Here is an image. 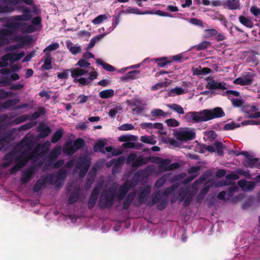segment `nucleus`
Returning a JSON list of instances; mask_svg holds the SVG:
<instances>
[{
	"instance_id": "obj_1",
	"label": "nucleus",
	"mask_w": 260,
	"mask_h": 260,
	"mask_svg": "<svg viewBox=\"0 0 260 260\" xmlns=\"http://www.w3.org/2000/svg\"><path fill=\"white\" fill-rule=\"evenodd\" d=\"M116 193V188L114 187H110L108 190H103L99 203L100 209H110L114 204Z\"/></svg>"
},
{
	"instance_id": "obj_2",
	"label": "nucleus",
	"mask_w": 260,
	"mask_h": 260,
	"mask_svg": "<svg viewBox=\"0 0 260 260\" xmlns=\"http://www.w3.org/2000/svg\"><path fill=\"white\" fill-rule=\"evenodd\" d=\"M39 150V147H37L29 153L26 150L22 152L19 155L17 154L15 162L23 168L30 160H36L39 158L40 156V154L38 153Z\"/></svg>"
},
{
	"instance_id": "obj_3",
	"label": "nucleus",
	"mask_w": 260,
	"mask_h": 260,
	"mask_svg": "<svg viewBox=\"0 0 260 260\" xmlns=\"http://www.w3.org/2000/svg\"><path fill=\"white\" fill-rule=\"evenodd\" d=\"M4 26L8 28H12L14 31L21 30L23 33H31L36 30L34 25H28L24 22H11L6 23Z\"/></svg>"
},
{
	"instance_id": "obj_4",
	"label": "nucleus",
	"mask_w": 260,
	"mask_h": 260,
	"mask_svg": "<svg viewBox=\"0 0 260 260\" xmlns=\"http://www.w3.org/2000/svg\"><path fill=\"white\" fill-rule=\"evenodd\" d=\"M22 15H15L9 18H6V23L11 22H23L30 20L33 16L30 9L27 7H24L22 10Z\"/></svg>"
},
{
	"instance_id": "obj_5",
	"label": "nucleus",
	"mask_w": 260,
	"mask_h": 260,
	"mask_svg": "<svg viewBox=\"0 0 260 260\" xmlns=\"http://www.w3.org/2000/svg\"><path fill=\"white\" fill-rule=\"evenodd\" d=\"M54 175L52 174H48L46 176H42L41 178L39 179L33 187V191L35 192H38L41 189L45 187L47 183L50 184H53Z\"/></svg>"
},
{
	"instance_id": "obj_6",
	"label": "nucleus",
	"mask_w": 260,
	"mask_h": 260,
	"mask_svg": "<svg viewBox=\"0 0 260 260\" xmlns=\"http://www.w3.org/2000/svg\"><path fill=\"white\" fill-rule=\"evenodd\" d=\"M205 121L225 116V113L221 107H216L213 109L203 110Z\"/></svg>"
},
{
	"instance_id": "obj_7",
	"label": "nucleus",
	"mask_w": 260,
	"mask_h": 260,
	"mask_svg": "<svg viewBox=\"0 0 260 260\" xmlns=\"http://www.w3.org/2000/svg\"><path fill=\"white\" fill-rule=\"evenodd\" d=\"M203 110L200 112H189L185 114L184 119L189 123H199L205 121Z\"/></svg>"
},
{
	"instance_id": "obj_8",
	"label": "nucleus",
	"mask_w": 260,
	"mask_h": 260,
	"mask_svg": "<svg viewBox=\"0 0 260 260\" xmlns=\"http://www.w3.org/2000/svg\"><path fill=\"white\" fill-rule=\"evenodd\" d=\"M14 30L12 28H2L0 29V47L9 44L10 39L8 36H14Z\"/></svg>"
},
{
	"instance_id": "obj_9",
	"label": "nucleus",
	"mask_w": 260,
	"mask_h": 260,
	"mask_svg": "<svg viewBox=\"0 0 260 260\" xmlns=\"http://www.w3.org/2000/svg\"><path fill=\"white\" fill-rule=\"evenodd\" d=\"M102 184H98L93 188L88 201V208L92 209L96 204Z\"/></svg>"
},
{
	"instance_id": "obj_10",
	"label": "nucleus",
	"mask_w": 260,
	"mask_h": 260,
	"mask_svg": "<svg viewBox=\"0 0 260 260\" xmlns=\"http://www.w3.org/2000/svg\"><path fill=\"white\" fill-rule=\"evenodd\" d=\"M207 84L206 88L212 90L213 89H226L225 83L224 82H220L214 80L212 78L208 77L206 79Z\"/></svg>"
},
{
	"instance_id": "obj_11",
	"label": "nucleus",
	"mask_w": 260,
	"mask_h": 260,
	"mask_svg": "<svg viewBox=\"0 0 260 260\" xmlns=\"http://www.w3.org/2000/svg\"><path fill=\"white\" fill-rule=\"evenodd\" d=\"M175 136L177 140L181 141L192 140L196 137V133L190 131H183L178 132Z\"/></svg>"
},
{
	"instance_id": "obj_12",
	"label": "nucleus",
	"mask_w": 260,
	"mask_h": 260,
	"mask_svg": "<svg viewBox=\"0 0 260 260\" xmlns=\"http://www.w3.org/2000/svg\"><path fill=\"white\" fill-rule=\"evenodd\" d=\"M36 172V168L32 166L24 171L22 173L20 181L22 184H27L34 177Z\"/></svg>"
},
{
	"instance_id": "obj_13",
	"label": "nucleus",
	"mask_w": 260,
	"mask_h": 260,
	"mask_svg": "<svg viewBox=\"0 0 260 260\" xmlns=\"http://www.w3.org/2000/svg\"><path fill=\"white\" fill-rule=\"evenodd\" d=\"M27 37H24L22 36L17 35V36H14L12 39V42H19L21 43L20 44H16L15 45H13L11 46H10L7 48V50L8 51H13L14 50H16L18 48H21L23 47V44L26 43L27 40Z\"/></svg>"
},
{
	"instance_id": "obj_14",
	"label": "nucleus",
	"mask_w": 260,
	"mask_h": 260,
	"mask_svg": "<svg viewBox=\"0 0 260 260\" xmlns=\"http://www.w3.org/2000/svg\"><path fill=\"white\" fill-rule=\"evenodd\" d=\"M258 108L254 105L250 106L249 108H247L244 110V112L247 114L245 116L246 118H257L260 117V112L257 111Z\"/></svg>"
},
{
	"instance_id": "obj_15",
	"label": "nucleus",
	"mask_w": 260,
	"mask_h": 260,
	"mask_svg": "<svg viewBox=\"0 0 260 260\" xmlns=\"http://www.w3.org/2000/svg\"><path fill=\"white\" fill-rule=\"evenodd\" d=\"M13 140L11 132H6L0 134V151L4 147V143H9Z\"/></svg>"
},
{
	"instance_id": "obj_16",
	"label": "nucleus",
	"mask_w": 260,
	"mask_h": 260,
	"mask_svg": "<svg viewBox=\"0 0 260 260\" xmlns=\"http://www.w3.org/2000/svg\"><path fill=\"white\" fill-rule=\"evenodd\" d=\"M60 146H57L54 147L47 157L48 162L50 164H52L60 155Z\"/></svg>"
},
{
	"instance_id": "obj_17",
	"label": "nucleus",
	"mask_w": 260,
	"mask_h": 260,
	"mask_svg": "<svg viewBox=\"0 0 260 260\" xmlns=\"http://www.w3.org/2000/svg\"><path fill=\"white\" fill-rule=\"evenodd\" d=\"M151 187L149 186H145L138 195V200L140 204L145 203L150 193Z\"/></svg>"
},
{
	"instance_id": "obj_18",
	"label": "nucleus",
	"mask_w": 260,
	"mask_h": 260,
	"mask_svg": "<svg viewBox=\"0 0 260 260\" xmlns=\"http://www.w3.org/2000/svg\"><path fill=\"white\" fill-rule=\"evenodd\" d=\"M90 165V160L87 156H83L79 157L77 160L76 168L89 169Z\"/></svg>"
},
{
	"instance_id": "obj_19",
	"label": "nucleus",
	"mask_w": 260,
	"mask_h": 260,
	"mask_svg": "<svg viewBox=\"0 0 260 260\" xmlns=\"http://www.w3.org/2000/svg\"><path fill=\"white\" fill-rule=\"evenodd\" d=\"M252 82L253 79L251 77L248 76L237 78L233 81L234 84H239L242 86L250 85Z\"/></svg>"
},
{
	"instance_id": "obj_20",
	"label": "nucleus",
	"mask_w": 260,
	"mask_h": 260,
	"mask_svg": "<svg viewBox=\"0 0 260 260\" xmlns=\"http://www.w3.org/2000/svg\"><path fill=\"white\" fill-rule=\"evenodd\" d=\"M164 198V197H162V192L159 190H157L152 195L151 200L148 201L147 204L149 206H152L158 203Z\"/></svg>"
},
{
	"instance_id": "obj_21",
	"label": "nucleus",
	"mask_w": 260,
	"mask_h": 260,
	"mask_svg": "<svg viewBox=\"0 0 260 260\" xmlns=\"http://www.w3.org/2000/svg\"><path fill=\"white\" fill-rule=\"evenodd\" d=\"M259 159L257 158H252L251 156L246 159L244 162V165L246 168H260V166H258Z\"/></svg>"
},
{
	"instance_id": "obj_22",
	"label": "nucleus",
	"mask_w": 260,
	"mask_h": 260,
	"mask_svg": "<svg viewBox=\"0 0 260 260\" xmlns=\"http://www.w3.org/2000/svg\"><path fill=\"white\" fill-rule=\"evenodd\" d=\"M80 191L79 188L76 187L70 193L68 199V203L69 204L72 205L77 202L79 198Z\"/></svg>"
},
{
	"instance_id": "obj_23",
	"label": "nucleus",
	"mask_w": 260,
	"mask_h": 260,
	"mask_svg": "<svg viewBox=\"0 0 260 260\" xmlns=\"http://www.w3.org/2000/svg\"><path fill=\"white\" fill-rule=\"evenodd\" d=\"M135 196V192H131L127 194L123 202L122 207L123 209L127 210L128 209Z\"/></svg>"
},
{
	"instance_id": "obj_24",
	"label": "nucleus",
	"mask_w": 260,
	"mask_h": 260,
	"mask_svg": "<svg viewBox=\"0 0 260 260\" xmlns=\"http://www.w3.org/2000/svg\"><path fill=\"white\" fill-rule=\"evenodd\" d=\"M129 189V186L127 184L121 185L118 190V199L119 201L123 200L127 194Z\"/></svg>"
},
{
	"instance_id": "obj_25",
	"label": "nucleus",
	"mask_w": 260,
	"mask_h": 260,
	"mask_svg": "<svg viewBox=\"0 0 260 260\" xmlns=\"http://www.w3.org/2000/svg\"><path fill=\"white\" fill-rule=\"evenodd\" d=\"M63 151L68 155H72L75 153L76 150L72 142H68L64 145Z\"/></svg>"
},
{
	"instance_id": "obj_26",
	"label": "nucleus",
	"mask_w": 260,
	"mask_h": 260,
	"mask_svg": "<svg viewBox=\"0 0 260 260\" xmlns=\"http://www.w3.org/2000/svg\"><path fill=\"white\" fill-rule=\"evenodd\" d=\"M147 164H148L147 158L139 156L132 164V166L133 168H139Z\"/></svg>"
},
{
	"instance_id": "obj_27",
	"label": "nucleus",
	"mask_w": 260,
	"mask_h": 260,
	"mask_svg": "<svg viewBox=\"0 0 260 260\" xmlns=\"http://www.w3.org/2000/svg\"><path fill=\"white\" fill-rule=\"evenodd\" d=\"M64 131L63 128H60L58 129L52 136L51 141L52 143H56L60 140L63 135Z\"/></svg>"
},
{
	"instance_id": "obj_28",
	"label": "nucleus",
	"mask_w": 260,
	"mask_h": 260,
	"mask_svg": "<svg viewBox=\"0 0 260 260\" xmlns=\"http://www.w3.org/2000/svg\"><path fill=\"white\" fill-rule=\"evenodd\" d=\"M39 136L42 138L47 137L51 132V128L45 124L40 125L39 126Z\"/></svg>"
},
{
	"instance_id": "obj_29",
	"label": "nucleus",
	"mask_w": 260,
	"mask_h": 260,
	"mask_svg": "<svg viewBox=\"0 0 260 260\" xmlns=\"http://www.w3.org/2000/svg\"><path fill=\"white\" fill-rule=\"evenodd\" d=\"M225 5L230 10L239 9L240 7L239 0H227Z\"/></svg>"
},
{
	"instance_id": "obj_30",
	"label": "nucleus",
	"mask_w": 260,
	"mask_h": 260,
	"mask_svg": "<svg viewBox=\"0 0 260 260\" xmlns=\"http://www.w3.org/2000/svg\"><path fill=\"white\" fill-rule=\"evenodd\" d=\"M239 21L242 25L248 28H251L253 26V23L251 20L243 15H240L239 17Z\"/></svg>"
},
{
	"instance_id": "obj_31",
	"label": "nucleus",
	"mask_w": 260,
	"mask_h": 260,
	"mask_svg": "<svg viewBox=\"0 0 260 260\" xmlns=\"http://www.w3.org/2000/svg\"><path fill=\"white\" fill-rule=\"evenodd\" d=\"M152 61L157 63L159 67L162 68L166 67L168 64L172 62L171 60H167V58L165 57L154 58L152 59Z\"/></svg>"
},
{
	"instance_id": "obj_32",
	"label": "nucleus",
	"mask_w": 260,
	"mask_h": 260,
	"mask_svg": "<svg viewBox=\"0 0 260 260\" xmlns=\"http://www.w3.org/2000/svg\"><path fill=\"white\" fill-rule=\"evenodd\" d=\"M144 14H156L160 16H164V17H172V15L168 13V12H165L161 10H156L155 12H154L153 10H147V11H143V15Z\"/></svg>"
},
{
	"instance_id": "obj_33",
	"label": "nucleus",
	"mask_w": 260,
	"mask_h": 260,
	"mask_svg": "<svg viewBox=\"0 0 260 260\" xmlns=\"http://www.w3.org/2000/svg\"><path fill=\"white\" fill-rule=\"evenodd\" d=\"M73 144L76 150L77 151L84 147L85 145V141L83 138H79L74 141Z\"/></svg>"
},
{
	"instance_id": "obj_34",
	"label": "nucleus",
	"mask_w": 260,
	"mask_h": 260,
	"mask_svg": "<svg viewBox=\"0 0 260 260\" xmlns=\"http://www.w3.org/2000/svg\"><path fill=\"white\" fill-rule=\"evenodd\" d=\"M114 95V91L113 89H106L100 92L99 96L102 99H108L112 97Z\"/></svg>"
},
{
	"instance_id": "obj_35",
	"label": "nucleus",
	"mask_w": 260,
	"mask_h": 260,
	"mask_svg": "<svg viewBox=\"0 0 260 260\" xmlns=\"http://www.w3.org/2000/svg\"><path fill=\"white\" fill-rule=\"evenodd\" d=\"M211 45V43L210 42L204 41L200 43L199 45L192 46L191 49L194 48L198 51L204 50L207 49L208 47L210 46Z\"/></svg>"
},
{
	"instance_id": "obj_36",
	"label": "nucleus",
	"mask_w": 260,
	"mask_h": 260,
	"mask_svg": "<svg viewBox=\"0 0 260 260\" xmlns=\"http://www.w3.org/2000/svg\"><path fill=\"white\" fill-rule=\"evenodd\" d=\"M96 62L98 64L101 65L103 69L107 71L113 72L115 71V68L114 67L107 63L104 62L101 59H97L96 60Z\"/></svg>"
},
{
	"instance_id": "obj_37",
	"label": "nucleus",
	"mask_w": 260,
	"mask_h": 260,
	"mask_svg": "<svg viewBox=\"0 0 260 260\" xmlns=\"http://www.w3.org/2000/svg\"><path fill=\"white\" fill-rule=\"evenodd\" d=\"M19 102V100L17 99L7 100L2 104V108L6 109H9L16 105Z\"/></svg>"
},
{
	"instance_id": "obj_38",
	"label": "nucleus",
	"mask_w": 260,
	"mask_h": 260,
	"mask_svg": "<svg viewBox=\"0 0 260 260\" xmlns=\"http://www.w3.org/2000/svg\"><path fill=\"white\" fill-rule=\"evenodd\" d=\"M45 114V109L43 107H39L38 111L35 112L32 115L29 116V119L30 120H36L39 118L41 115H44Z\"/></svg>"
},
{
	"instance_id": "obj_39",
	"label": "nucleus",
	"mask_w": 260,
	"mask_h": 260,
	"mask_svg": "<svg viewBox=\"0 0 260 260\" xmlns=\"http://www.w3.org/2000/svg\"><path fill=\"white\" fill-rule=\"evenodd\" d=\"M67 176V171L64 167L61 168L56 173L55 177L57 178L58 180H60L62 182H64L66 179Z\"/></svg>"
},
{
	"instance_id": "obj_40",
	"label": "nucleus",
	"mask_w": 260,
	"mask_h": 260,
	"mask_svg": "<svg viewBox=\"0 0 260 260\" xmlns=\"http://www.w3.org/2000/svg\"><path fill=\"white\" fill-rule=\"evenodd\" d=\"M139 71L134 70L128 72L125 76L121 78V80L126 81L128 79H134L137 78V75L139 73Z\"/></svg>"
},
{
	"instance_id": "obj_41",
	"label": "nucleus",
	"mask_w": 260,
	"mask_h": 260,
	"mask_svg": "<svg viewBox=\"0 0 260 260\" xmlns=\"http://www.w3.org/2000/svg\"><path fill=\"white\" fill-rule=\"evenodd\" d=\"M185 93L184 90L180 87H176L171 89L169 92V95L174 96L175 95H181Z\"/></svg>"
},
{
	"instance_id": "obj_42",
	"label": "nucleus",
	"mask_w": 260,
	"mask_h": 260,
	"mask_svg": "<svg viewBox=\"0 0 260 260\" xmlns=\"http://www.w3.org/2000/svg\"><path fill=\"white\" fill-rule=\"evenodd\" d=\"M28 119H29V115L24 114L21 116H18L15 119L11 121V123L12 124L14 125H18L21 123H22L26 121Z\"/></svg>"
},
{
	"instance_id": "obj_43",
	"label": "nucleus",
	"mask_w": 260,
	"mask_h": 260,
	"mask_svg": "<svg viewBox=\"0 0 260 260\" xmlns=\"http://www.w3.org/2000/svg\"><path fill=\"white\" fill-rule=\"evenodd\" d=\"M178 187L177 184H173L171 186L166 188L162 193V197L168 198V196L172 193L175 189Z\"/></svg>"
},
{
	"instance_id": "obj_44",
	"label": "nucleus",
	"mask_w": 260,
	"mask_h": 260,
	"mask_svg": "<svg viewBox=\"0 0 260 260\" xmlns=\"http://www.w3.org/2000/svg\"><path fill=\"white\" fill-rule=\"evenodd\" d=\"M168 107L179 114H183L184 113L183 108L180 105L177 104L168 105Z\"/></svg>"
},
{
	"instance_id": "obj_45",
	"label": "nucleus",
	"mask_w": 260,
	"mask_h": 260,
	"mask_svg": "<svg viewBox=\"0 0 260 260\" xmlns=\"http://www.w3.org/2000/svg\"><path fill=\"white\" fill-rule=\"evenodd\" d=\"M168 204V199L167 197H164L156 205V208L159 210H162L165 209Z\"/></svg>"
},
{
	"instance_id": "obj_46",
	"label": "nucleus",
	"mask_w": 260,
	"mask_h": 260,
	"mask_svg": "<svg viewBox=\"0 0 260 260\" xmlns=\"http://www.w3.org/2000/svg\"><path fill=\"white\" fill-rule=\"evenodd\" d=\"M105 146V143L102 141L99 140L93 146V151L94 152H101L104 153V147Z\"/></svg>"
},
{
	"instance_id": "obj_47",
	"label": "nucleus",
	"mask_w": 260,
	"mask_h": 260,
	"mask_svg": "<svg viewBox=\"0 0 260 260\" xmlns=\"http://www.w3.org/2000/svg\"><path fill=\"white\" fill-rule=\"evenodd\" d=\"M138 137L133 135H122L119 137L118 140L121 142H126L130 141H136Z\"/></svg>"
},
{
	"instance_id": "obj_48",
	"label": "nucleus",
	"mask_w": 260,
	"mask_h": 260,
	"mask_svg": "<svg viewBox=\"0 0 260 260\" xmlns=\"http://www.w3.org/2000/svg\"><path fill=\"white\" fill-rule=\"evenodd\" d=\"M16 155L17 153L15 152L10 151L5 155L4 160H9L13 162L15 161Z\"/></svg>"
},
{
	"instance_id": "obj_49",
	"label": "nucleus",
	"mask_w": 260,
	"mask_h": 260,
	"mask_svg": "<svg viewBox=\"0 0 260 260\" xmlns=\"http://www.w3.org/2000/svg\"><path fill=\"white\" fill-rule=\"evenodd\" d=\"M18 147L20 148L25 147L27 150H30L32 148V145L28 140L23 139L18 144Z\"/></svg>"
},
{
	"instance_id": "obj_50",
	"label": "nucleus",
	"mask_w": 260,
	"mask_h": 260,
	"mask_svg": "<svg viewBox=\"0 0 260 260\" xmlns=\"http://www.w3.org/2000/svg\"><path fill=\"white\" fill-rule=\"evenodd\" d=\"M214 145L216 148L217 153L219 156H222L223 154V144L220 141H216Z\"/></svg>"
},
{
	"instance_id": "obj_51",
	"label": "nucleus",
	"mask_w": 260,
	"mask_h": 260,
	"mask_svg": "<svg viewBox=\"0 0 260 260\" xmlns=\"http://www.w3.org/2000/svg\"><path fill=\"white\" fill-rule=\"evenodd\" d=\"M107 18V16L105 14L100 15L92 20V23L95 25L99 24Z\"/></svg>"
},
{
	"instance_id": "obj_52",
	"label": "nucleus",
	"mask_w": 260,
	"mask_h": 260,
	"mask_svg": "<svg viewBox=\"0 0 260 260\" xmlns=\"http://www.w3.org/2000/svg\"><path fill=\"white\" fill-rule=\"evenodd\" d=\"M74 82L79 83V86H85L91 84V82L87 78L84 77L74 79Z\"/></svg>"
},
{
	"instance_id": "obj_53",
	"label": "nucleus",
	"mask_w": 260,
	"mask_h": 260,
	"mask_svg": "<svg viewBox=\"0 0 260 260\" xmlns=\"http://www.w3.org/2000/svg\"><path fill=\"white\" fill-rule=\"evenodd\" d=\"M167 180V176L166 175H164L161 177L159 178L155 183L154 186L156 188H160L164 185Z\"/></svg>"
},
{
	"instance_id": "obj_54",
	"label": "nucleus",
	"mask_w": 260,
	"mask_h": 260,
	"mask_svg": "<svg viewBox=\"0 0 260 260\" xmlns=\"http://www.w3.org/2000/svg\"><path fill=\"white\" fill-rule=\"evenodd\" d=\"M240 126V124L239 123H236L233 121L231 123L225 124L223 127V129L225 131L232 130Z\"/></svg>"
},
{
	"instance_id": "obj_55",
	"label": "nucleus",
	"mask_w": 260,
	"mask_h": 260,
	"mask_svg": "<svg viewBox=\"0 0 260 260\" xmlns=\"http://www.w3.org/2000/svg\"><path fill=\"white\" fill-rule=\"evenodd\" d=\"M36 124V122H32V121L29 122L27 123H25V124L20 126L18 128V131H26L27 129H29L33 127L34 126H35Z\"/></svg>"
},
{
	"instance_id": "obj_56",
	"label": "nucleus",
	"mask_w": 260,
	"mask_h": 260,
	"mask_svg": "<svg viewBox=\"0 0 260 260\" xmlns=\"http://www.w3.org/2000/svg\"><path fill=\"white\" fill-rule=\"evenodd\" d=\"M151 115L152 116L159 117L162 116L166 117L167 113H165L162 110L159 109H153L151 112Z\"/></svg>"
},
{
	"instance_id": "obj_57",
	"label": "nucleus",
	"mask_w": 260,
	"mask_h": 260,
	"mask_svg": "<svg viewBox=\"0 0 260 260\" xmlns=\"http://www.w3.org/2000/svg\"><path fill=\"white\" fill-rule=\"evenodd\" d=\"M24 52L22 51L20 53H12L11 62H14L21 59L24 56Z\"/></svg>"
},
{
	"instance_id": "obj_58",
	"label": "nucleus",
	"mask_w": 260,
	"mask_h": 260,
	"mask_svg": "<svg viewBox=\"0 0 260 260\" xmlns=\"http://www.w3.org/2000/svg\"><path fill=\"white\" fill-rule=\"evenodd\" d=\"M121 109L122 108L120 106H116L113 108H112L109 110L108 115L111 118H115L116 115Z\"/></svg>"
},
{
	"instance_id": "obj_59",
	"label": "nucleus",
	"mask_w": 260,
	"mask_h": 260,
	"mask_svg": "<svg viewBox=\"0 0 260 260\" xmlns=\"http://www.w3.org/2000/svg\"><path fill=\"white\" fill-rule=\"evenodd\" d=\"M70 71V69H65L63 70L62 72L58 73L57 78L62 80H66L68 79Z\"/></svg>"
},
{
	"instance_id": "obj_60",
	"label": "nucleus",
	"mask_w": 260,
	"mask_h": 260,
	"mask_svg": "<svg viewBox=\"0 0 260 260\" xmlns=\"http://www.w3.org/2000/svg\"><path fill=\"white\" fill-rule=\"evenodd\" d=\"M238 187L236 186H230L229 189H228V191H226V195L227 198L226 200H230L231 198H232L233 195L234 193L237 191Z\"/></svg>"
},
{
	"instance_id": "obj_61",
	"label": "nucleus",
	"mask_w": 260,
	"mask_h": 260,
	"mask_svg": "<svg viewBox=\"0 0 260 260\" xmlns=\"http://www.w3.org/2000/svg\"><path fill=\"white\" fill-rule=\"evenodd\" d=\"M188 193L189 190L187 188H182V189H181L179 194V201L180 202H183L184 200L186 198V197L188 194Z\"/></svg>"
},
{
	"instance_id": "obj_62",
	"label": "nucleus",
	"mask_w": 260,
	"mask_h": 260,
	"mask_svg": "<svg viewBox=\"0 0 260 260\" xmlns=\"http://www.w3.org/2000/svg\"><path fill=\"white\" fill-rule=\"evenodd\" d=\"M140 140L143 143L147 144H150L152 145L155 144V141L152 140L151 136H148L146 135L142 136L141 137Z\"/></svg>"
},
{
	"instance_id": "obj_63",
	"label": "nucleus",
	"mask_w": 260,
	"mask_h": 260,
	"mask_svg": "<svg viewBox=\"0 0 260 260\" xmlns=\"http://www.w3.org/2000/svg\"><path fill=\"white\" fill-rule=\"evenodd\" d=\"M135 128L134 126L132 124L125 123L121 125L118 127V129L120 131H129L132 130Z\"/></svg>"
},
{
	"instance_id": "obj_64",
	"label": "nucleus",
	"mask_w": 260,
	"mask_h": 260,
	"mask_svg": "<svg viewBox=\"0 0 260 260\" xmlns=\"http://www.w3.org/2000/svg\"><path fill=\"white\" fill-rule=\"evenodd\" d=\"M236 173L238 174L243 176L248 179H250L251 178V176L249 170L244 171L241 169H237Z\"/></svg>"
}]
</instances>
